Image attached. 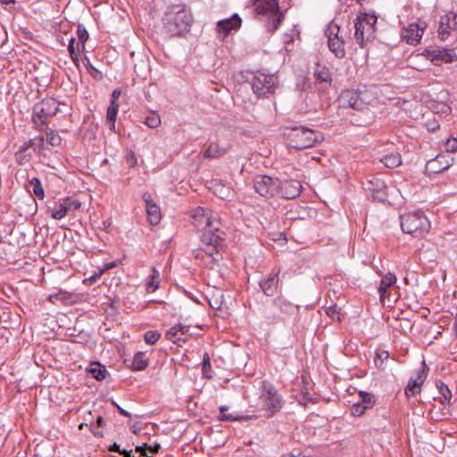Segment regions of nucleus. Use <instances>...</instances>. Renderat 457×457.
Wrapping results in <instances>:
<instances>
[{
    "mask_svg": "<svg viewBox=\"0 0 457 457\" xmlns=\"http://www.w3.org/2000/svg\"><path fill=\"white\" fill-rule=\"evenodd\" d=\"M193 224L203 228L201 236V249L194 251L195 259L203 258V253L212 258V262H218L220 258V250L223 246V238L218 234L219 228L214 223H220V219L212 217L207 210L197 207L192 214Z\"/></svg>",
    "mask_w": 457,
    "mask_h": 457,
    "instance_id": "nucleus-1",
    "label": "nucleus"
},
{
    "mask_svg": "<svg viewBox=\"0 0 457 457\" xmlns=\"http://www.w3.org/2000/svg\"><path fill=\"white\" fill-rule=\"evenodd\" d=\"M192 21L193 17L185 6H171L163 19L164 29L170 36H179L189 30Z\"/></svg>",
    "mask_w": 457,
    "mask_h": 457,
    "instance_id": "nucleus-2",
    "label": "nucleus"
},
{
    "mask_svg": "<svg viewBox=\"0 0 457 457\" xmlns=\"http://www.w3.org/2000/svg\"><path fill=\"white\" fill-rule=\"evenodd\" d=\"M284 136L287 139L288 145L295 149L312 147L324 139L320 132L303 126L286 128Z\"/></svg>",
    "mask_w": 457,
    "mask_h": 457,
    "instance_id": "nucleus-3",
    "label": "nucleus"
},
{
    "mask_svg": "<svg viewBox=\"0 0 457 457\" xmlns=\"http://www.w3.org/2000/svg\"><path fill=\"white\" fill-rule=\"evenodd\" d=\"M252 5L258 14L267 19L266 27L270 32L278 29L284 19L278 0H252Z\"/></svg>",
    "mask_w": 457,
    "mask_h": 457,
    "instance_id": "nucleus-4",
    "label": "nucleus"
},
{
    "mask_svg": "<svg viewBox=\"0 0 457 457\" xmlns=\"http://www.w3.org/2000/svg\"><path fill=\"white\" fill-rule=\"evenodd\" d=\"M378 17L374 14L361 13L355 21V33L354 37L357 44L361 47H365L370 42H372L376 37V23Z\"/></svg>",
    "mask_w": 457,
    "mask_h": 457,
    "instance_id": "nucleus-5",
    "label": "nucleus"
},
{
    "mask_svg": "<svg viewBox=\"0 0 457 457\" xmlns=\"http://www.w3.org/2000/svg\"><path fill=\"white\" fill-rule=\"evenodd\" d=\"M403 232L413 237H423L430 229V222L420 211L407 212L400 216Z\"/></svg>",
    "mask_w": 457,
    "mask_h": 457,
    "instance_id": "nucleus-6",
    "label": "nucleus"
},
{
    "mask_svg": "<svg viewBox=\"0 0 457 457\" xmlns=\"http://www.w3.org/2000/svg\"><path fill=\"white\" fill-rule=\"evenodd\" d=\"M260 404L262 409L265 411L264 416L266 418H271L283 406L282 399L275 387L265 381L262 382Z\"/></svg>",
    "mask_w": 457,
    "mask_h": 457,
    "instance_id": "nucleus-7",
    "label": "nucleus"
},
{
    "mask_svg": "<svg viewBox=\"0 0 457 457\" xmlns=\"http://www.w3.org/2000/svg\"><path fill=\"white\" fill-rule=\"evenodd\" d=\"M59 112V104L54 98H45L33 107V122L37 126L46 125L47 120Z\"/></svg>",
    "mask_w": 457,
    "mask_h": 457,
    "instance_id": "nucleus-8",
    "label": "nucleus"
},
{
    "mask_svg": "<svg viewBox=\"0 0 457 457\" xmlns=\"http://www.w3.org/2000/svg\"><path fill=\"white\" fill-rule=\"evenodd\" d=\"M278 83V79L272 74L257 72L252 79V88L259 97H266L272 94Z\"/></svg>",
    "mask_w": 457,
    "mask_h": 457,
    "instance_id": "nucleus-9",
    "label": "nucleus"
},
{
    "mask_svg": "<svg viewBox=\"0 0 457 457\" xmlns=\"http://www.w3.org/2000/svg\"><path fill=\"white\" fill-rule=\"evenodd\" d=\"M279 179L266 175L257 176L254 179L253 186L255 191L262 196L270 198L278 192Z\"/></svg>",
    "mask_w": 457,
    "mask_h": 457,
    "instance_id": "nucleus-10",
    "label": "nucleus"
},
{
    "mask_svg": "<svg viewBox=\"0 0 457 457\" xmlns=\"http://www.w3.org/2000/svg\"><path fill=\"white\" fill-rule=\"evenodd\" d=\"M339 104L342 107H350L357 111L368 109V102L365 100V94L353 90H345L339 96Z\"/></svg>",
    "mask_w": 457,
    "mask_h": 457,
    "instance_id": "nucleus-11",
    "label": "nucleus"
},
{
    "mask_svg": "<svg viewBox=\"0 0 457 457\" xmlns=\"http://www.w3.org/2000/svg\"><path fill=\"white\" fill-rule=\"evenodd\" d=\"M364 189L367 195L374 201L384 202L386 198V186L385 182L378 178H373L368 180L364 184Z\"/></svg>",
    "mask_w": 457,
    "mask_h": 457,
    "instance_id": "nucleus-12",
    "label": "nucleus"
},
{
    "mask_svg": "<svg viewBox=\"0 0 457 457\" xmlns=\"http://www.w3.org/2000/svg\"><path fill=\"white\" fill-rule=\"evenodd\" d=\"M302 188L303 186L298 180L279 179L278 195L286 199H294L300 195Z\"/></svg>",
    "mask_w": 457,
    "mask_h": 457,
    "instance_id": "nucleus-13",
    "label": "nucleus"
},
{
    "mask_svg": "<svg viewBox=\"0 0 457 457\" xmlns=\"http://www.w3.org/2000/svg\"><path fill=\"white\" fill-rule=\"evenodd\" d=\"M457 29V13L449 12L441 17L438 27V35L441 39L445 40L452 30Z\"/></svg>",
    "mask_w": 457,
    "mask_h": 457,
    "instance_id": "nucleus-14",
    "label": "nucleus"
},
{
    "mask_svg": "<svg viewBox=\"0 0 457 457\" xmlns=\"http://www.w3.org/2000/svg\"><path fill=\"white\" fill-rule=\"evenodd\" d=\"M120 89H114L112 93V98L110 104L107 108L106 112V124L109 126L110 129L114 131L115 130V120L117 118V113L119 111V104L118 99L120 96Z\"/></svg>",
    "mask_w": 457,
    "mask_h": 457,
    "instance_id": "nucleus-15",
    "label": "nucleus"
},
{
    "mask_svg": "<svg viewBox=\"0 0 457 457\" xmlns=\"http://www.w3.org/2000/svg\"><path fill=\"white\" fill-rule=\"evenodd\" d=\"M424 33V28L417 23H411L407 28L402 30L401 36L407 44L415 46L420 43L422 35Z\"/></svg>",
    "mask_w": 457,
    "mask_h": 457,
    "instance_id": "nucleus-16",
    "label": "nucleus"
},
{
    "mask_svg": "<svg viewBox=\"0 0 457 457\" xmlns=\"http://www.w3.org/2000/svg\"><path fill=\"white\" fill-rule=\"evenodd\" d=\"M428 366L426 364L425 361H422V367L417 373V378L414 379H410L406 388L405 395L409 397L411 395H415L417 393V389L424 383L427 378Z\"/></svg>",
    "mask_w": 457,
    "mask_h": 457,
    "instance_id": "nucleus-17",
    "label": "nucleus"
},
{
    "mask_svg": "<svg viewBox=\"0 0 457 457\" xmlns=\"http://www.w3.org/2000/svg\"><path fill=\"white\" fill-rule=\"evenodd\" d=\"M143 199L145 202V210L150 224L157 225L162 218L159 206L152 200L150 195L147 193L143 195Z\"/></svg>",
    "mask_w": 457,
    "mask_h": 457,
    "instance_id": "nucleus-18",
    "label": "nucleus"
},
{
    "mask_svg": "<svg viewBox=\"0 0 457 457\" xmlns=\"http://www.w3.org/2000/svg\"><path fill=\"white\" fill-rule=\"evenodd\" d=\"M278 273H270L267 278H262L259 282L263 294L267 296H272L278 288Z\"/></svg>",
    "mask_w": 457,
    "mask_h": 457,
    "instance_id": "nucleus-19",
    "label": "nucleus"
},
{
    "mask_svg": "<svg viewBox=\"0 0 457 457\" xmlns=\"http://www.w3.org/2000/svg\"><path fill=\"white\" fill-rule=\"evenodd\" d=\"M241 26V18L238 14H233L230 18L219 21L217 29L222 31L224 35H228L231 30L237 29Z\"/></svg>",
    "mask_w": 457,
    "mask_h": 457,
    "instance_id": "nucleus-20",
    "label": "nucleus"
},
{
    "mask_svg": "<svg viewBox=\"0 0 457 457\" xmlns=\"http://www.w3.org/2000/svg\"><path fill=\"white\" fill-rule=\"evenodd\" d=\"M273 303L280 310L281 312L287 315H293L298 310L297 305L290 303L282 296L275 298L273 300Z\"/></svg>",
    "mask_w": 457,
    "mask_h": 457,
    "instance_id": "nucleus-21",
    "label": "nucleus"
},
{
    "mask_svg": "<svg viewBox=\"0 0 457 457\" xmlns=\"http://www.w3.org/2000/svg\"><path fill=\"white\" fill-rule=\"evenodd\" d=\"M329 50L337 57L343 58L345 55V40L343 37L328 41Z\"/></svg>",
    "mask_w": 457,
    "mask_h": 457,
    "instance_id": "nucleus-22",
    "label": "nucleus"
},
{
    "mask_svg": "<svg viewBox=\"0 0 457 457\" xmlns=\"http://www.w3.org/2000/svg\"><path fill=\"white\" fill-rule=\"evenodd\" d=\"M313 76L316 81L319 82L331 83L332 81L329 70L326 66L320 65L319 63L316 64V67L313 71Z\"/></svg>",
    "mask_w": 457,
    "mask_h": 457,
    "instance_id": "nucleus-23",
    "label": "nucleus"
},
{
    "mask_svg": "<svg viewBox=\"0 0 457 457\" xmlns=\"http://www.w3.org/2000/svg\"><path fill=\"white\" fill-rule=\"evenodd\" d=\"M395 282L396 277L394 273L388 272L383 277L378 287L380 298L385 296L387 288L393 286Z\"/></svg>",
    "mask_w": 457,
    "mask_h": 457,
    "instance_id": "nucleus-24",
    "label": "nucleus"
},
{
    "mask_svg": "<svg viewBox=\"0 0 457 457\" xmlns=\"http://www.w3.org/2000/svg\"><path fill=\"white\" fill-rule=\"evenodd\" d=\"M179 329H187V326L182 324H176L172 328H170L166 333V338L174 344H179L180 342H185L186 339L182 338L179 335Z\"/></svg>",
    "mask_w": 457,
    "mask_h": 457,
    "instance_id": "nucleus-25",
    "label": "nucleus"
},
{
    "mask_svg": "<svg viewBox=\"0 0 457 457\" xmlns=\"http://www.w3.org/2000/svg\"><path fill=\"white\" fill-rule=\"evenodd\" d=\"M148 365V359L145 353L138 352L134 355L130 368L133 370H143Z\"/></svg>",
    "mask_w": 457,
    "mask_h": 457,
    "instance_id": "nucleus-26",
    "label": "nucleus"
},
{
    "mask_svg": "<svg viewBox=\"0 0 457 457\" xmlns=\"http://www.w3.org/2000/svg\"><path fill=\"white\" fill-rule=\"evenodd\" d=\"M381 162L384 163L386 167L395 168L402 164V157L398 153H391L385 155L381 159Z\"/></svg>",
    "mask_w": 457,
    "mask_h": 457,
    "instance_id": "nucleus-27",
    "label": "nucleus"
},
{
    "mask_svg": "<svg viewBox=\"0 0 457 457\" xmlns=\"http://www.w3.org/2000/svg\"><path fill=\"white\" fill-rule=\"evenodd\" d=\"M160 285V273L159 271L153 267L152 268V274L149 277V279L146 283V291L148 293H154L156 291Z\"/></svg>",
    "mask_w": 457,
    "mask_h": 457,
    "instance_id": "nucleus-28",
    "label": "nucleus"
},
{
    "mask_svg": "<svg viewBox=\"0 0 457 457\" xmlns=\"http://www.w3.org/2000/svg\"><path fill=\"white\" fill-rule=\"evenodd\" d=\"M228 410L227 406H220V420H226V421H236V420H248L251 419V416L248 415H236L232 413H226L225 411Z\"/></svg>",
    "mask_w": 457,
    "mask_h": 457,
    "instance_id": "nucleus-29",
    "label": "nucleus"
},
{
    "mask_svg": "<svg viewBox=\"0 0 457 457\" xmlns=\"http://www.w3.org/2000/svg\"><path fill=\"white\" fill-rule=\"evenodd\" d=\"M71 295L69 294L68 292L63 291V290H59L56 293L50 294L47 297V300L50 303H54V304L57 303H66L67 302H69L71 300Z\"/></svg>",
    "mask_w": 457,
    "mask_h": 457,
    "instance_id": "nucleus-30",
    "label": "nucleus"
},
{
    "mask_svg": "<svg viewBox=\"0 0 457 457\" xmlns=\"http://www.w3.org/2000/svg\"><path fill=\"white\" fill-rule=\"evenodd\" d=\"M444 156H437L435 159L430 160L427 163V169L432 172L437 173L446 170L450 164L446 162L445 165H439L441 163V159H444Z\"/></svg>",
    "mask_w": 457,
    "mask_h": 457,
    "instance_id": "nucleus-31",
    "label": "nucleus"
},
{
    "mask_svg": "<svg viewBox=\"0 0 457 457\" xmlns=\"http://www.w3.org/2000/svg\"><path fill=\"white\" fill-rule=\"evenodd\" d=\"M225 154V150L221 148L218 144L212 143L205 150L204 156L205 158H219Z\"/></svg>",
    "mask_w": 457,
    "mask_h": 457,
    "instance_id": "nucleus-32",
    "label": "nucleus"
},
{
    "mask_svg": "<svg viewBox=\"0 0 457 457\" xmlns=\"http://www.w3.org/2000/svg\"><path fill=\"white\" fill-rule=\"evenodd\" d=\"M29 184L32 187L33 194L40 200L45 197V191L42 187L41 181L37 178H32L29 180Z\"/></svg>",
    "mask_w": 457,
    "mask_h": 457,
    "instance_id": "nucleus-33",
    "label": "nucleus"
},
{
    "mask_svg": "<svg viewBox=\"0 0 457 457\" xmlns=\"http://www.w3.org/2000/svg\"><path fill=\"white\" fill-rule=\"evenodd\" d=\"M67 212H68V210H67V207L65 205V203L62 202V203H61L59 204H56L52 209L51 216L54 220H62V218H64L66 216Z\"/></svg>",
    "mask_w": 457,
    "mask_h": 457,
    "instance_id": "nucleus-34",
    "label": "nucleus"
},
{
    "mask_svg": "<svg viewBox=\"0 0 457 457\" xmlns=\"http://www.w3.org/2000/svg\"><path fill=\"white\" fill-rule=\"evenodd\" d=\"M436 388L444 399L441 402L449 403L450 400L452 398V393H451L450 389L448 388V386L442 381H437Z\"/></svg>",
    "mask_w": 457,
    "mask_h": 457,
    "instance_id": "nucleus-35",
    "label": "nucleus"
},
{
    "mask_svg": "<svg viewBox=\"0 0 457 457\" xmlns=\"http://www.w3.org/2000/svg\"><path fill=\"white\" fill-rule=\"evenodd\" d=\"M46 140L49 145L53 146H58L62 143V138L59 136V134L53 129H49L46 131Z\"/></svg>",
    "mask_w": 457,
    "mask_h": 457,
    "instance_id": "nucleus-36",
    "label": "nucleus"
},
{
    "mask_svg": "<svg viewBox=\"0 0 457 457\" xmlns=\"http://www.w3.org/2000/svg\"><path fill=\"white\" fill-rule=\"evenodd\" d=\"M339 26L334 22H330L326 29V36L328 37V41L330 39H337L341 37L342 36H339Z\"/></svg>",
    "mask_w": 457,
    "mask_h": 457,
    "instance_id": "nucleus-37",
    "label": "nucleus"
},
{
    "mask_svg": "<svg viewBox=\"0 0 457 457\" xmlns=\"http://www.w3.org/2000/svg\"><path fill=\"white\" fill-rule=\"evenodd\" d=\"M437 52L438 54L435 56L439 57L442 61L445 62H452L456 58L455 53L452 49H442L438 50Z\"/></svg>",
    "mask_w": 457,
    "mask_h": 457,
    "instance_id": "nucleus-38",
    "label": "nucleus"
},
{
    "mask_svg": "<svg viewBox=\"0 0 457 457\" xmlns=\"http://www.w3.org/2000/svg\"><path fill=\"white\" fill-rule=\"evenodd\" d=\"M359 395L361 397V401L360 403L366 407L367 410L372 408L374 405L375 400L371 394L361 391Z\"/></svg>",
    "mask_w": 457,
    "mask_h": 457,
    "instance_id": "nucleus-39",
    "label": "nucleus"
},
{
    "mask_svg": "<svg viewBox=\"0 0 457 457\" xmlns=\"http://www.w3.org/2000/svg\"><path fill=\"white\" fill-rule=\"evenodd\" d=\"M203 374L204 377L208 378H212V365H211V359L207 353H204L203 358Z\"/></svg>",
    "mask_w": 457,
    "mask_h": 457,
    "instance_id": "nucleus-40",
    "label": "nucleus"
},
{
    "mask_svg": "<svg viewBox=\"0 0 457 457\" xmlns=\"http://www.w3.org/2000/svg\"><path fill=\"white\" fill-rule=\"evenodd\" d=\"M77 36H78L79 43H80L82 45V49H84L85 44H86L87 40L88 39V32L86 29V28L81 24L78 25Z\"/></svg>",
    "mask_w": 457,
    "mask_h": 457,
    "instance_id": "nucleus-41",
    "label": "nucleus"
},
{
    "mask_svg": "<svg viewBox=\"0 0 457 457\" xmlns=\"http://www.w3.org/2000/svg\"><path fill=\"white\" fill-rule=\"evenodd\" d=\"M74 44H75V38L71 37L69 41L68 51H69L70 56L71 58L72 62H74V64L77 67H79V54L75 50Z\"/></svg>",
    "mask_w": 457,
    "mask_h": 457,
    "instance_id": "nucleus-42",
    "label": "nucleus"
},
{
    "mask_svg": "<svg viewBox=\"0 0 457 457\" xmlns=\"http://www.w3.org/2000/svg\"><path fill=\"white\" fill-rule=\"evenodd\" d=\"M161 337V334L155 330H149L145 333L144 339L147 345L155 344Z\"/></svg>",
    "mask_w": 457,
    "mask_h": 457,
    "instance_id": "nucleus-43",
    "label": "nucleus"
},
{
    "mask_svg": "<svg viewBox=\"0 0 457 457\" xmlns=\"http://www.w3.org/2000/svg\"><path fill=\"white\" fill-rule=\"evenodd\" d=\"M90 372H91L92 376L96 380H99V381L104 380L107 374V370L102 366H97V367L92 368L90 370Z\"/></svg>",
    "mask_w": 457,
    "mask_h": 457,
    "instance_id": "nucleus-44",
    "label": "nucleus"
},
{
    "mask_svg": "<svg viewBox=\"0 0 457 457\" xmlns=\"http://www.w3.org/2000/svg\"><path fill=\"white\" fill-rule=\"evenodd\" d=\"M43 143H44L43 137H40L35 138V139H29L28 142L24 143V145L20 147V151L25 152L27 149H29L32 145H41Z\"/></svg>",
    "mask_w": 457,
    "mask_h": 457,
    "instance_id": "nucleus-45",
    "label": "nucleus"
},
{
    "mask_svg": "<svg viewBox=\"0 0 457 457\" xmlns=\"http://www.w3.org/2000/svg\"><path fill=\"white\" fill-rule=\"evenodd\" d=\"M366 410V407L362 405L360 402L354 403L350 409L351 414L356 417L361 416Z\"/></svg>",
    "mask_w": 457,
    "mask_h": 457,
    "instance_id": "nucleus-46",
    "label": "nucleus"
},
{
    "mask_svg": "<svg viewBox=\"0 0 457 457\" xmlns=\"http://www.w3.org/2000/svg\"><path fill=\"white\" fill-rule=\"evenodd\" d=\"M145 125L151 129H155L161 124V119L159 116L151 115L145 118Z\"/></svg>",
    "mask_w": 457,
    "mask_h": 457,
    "instance_id": "nucleus-47",
    "label": "nucleus"
},
{
    "mask_svg": "<svg viewBox=\"0 0 457 457\" xmlns=\"http://www.w3.org/2000/svg\"><path fill=\"white\" fill-rule=\"evenodd\" d=\"M65 203V205L67 207V210H77L80 207L81 204L77 199H72L70 197H66L63 201Z\"/></svg>",
    "mask_w": 457,
    "mask_h": 457,
    "instance_id": "nucleus-48",
    "label": "nucleus"
},
{
    "mask_svg": "<svg viewBox=\"0 0 457 457\" xmlns=\"http://www.w3.org/2000/svg\"><path fill=\"white\" fill-rule=\"evenodd\" d=\"M445 149L447 152H455L457 150V138H448L445 142Z\"/></svg>",
    "mask_w": 457,
    "mask_h": 457,
    "instance_id": "nucleus-49",
    "label": "nucleus"
},
{
    "mask_svg": "<svg viewBox=\"0 0 457 457\" xmlns=\"http://www.w3.org/2000/svg\"><path fill=\"white\" fill-rule=\"evenodd\" d=\"M326 312L330 318L336 319V317H337V319L339 320V312L336 305L328 307Z\"/></svg>",
    "mask_w": 457,
    "mask_h": 457,
    "instance_id": "nucleus-50",
    "label": "nucleus"
},
{
    "mask_svg": "<svg viewBox=\"0 0 457 457\" xmlns=\"http://www.w3.org/2000/svg\"><path fill=\"white\" fill-rule=\"evenodd\" d=\"M84 61H85L84 64L90 73H92V71L98 72V71L92 65L88 57L85 56Z\"/></svg>",
    "mask_w": 457,
    "mask_h": 457,
    "instance_id": "nucleus-51",
    "label": "nucleus"
},
{
    "mask_svg": "<svg viewBox=\"0 0 457 457\" xmlns=\"http://www.w3.org/2000/svg\"><path fill=\"white\" fill-rule=\"evenodd\" d=\"M377 357L380 359V362H381L380 365H381L383 363V360L388 358V353L386 351H383L379 353H377ZM375 361H376V365L379 366V364L377 363L376 360H375Z\"/></svg>",
    "mask_w": 457,
    "mask_h": 457,
    "instance_id": "nucleus-52",
    "label": "nucleus"
},
{
    "mask_svg": "<svg viewBox=\"0 0 457 457\" xmlns=\"http://www.w3.org/2000/svg\"><path fill=\"white\" fill-rule=\"evenodd\" d=\"M112 404H113V405H115V406L117 407V409H118L119 412H120L121 415H123V416H125V417H130V416H131V414H130L129 411H127L126 410H124L123 408H121L120 406H119V405H118L114 401H112Z\"/></svg>",
    "mask_w": 457,
    "mask_h": 457,
    "instance_id": "nucleus-53",
    "label": "nucleus"
},
{
    "mask_svg": "<svg viewBox=\"0 0 457 457\" xmlns=\"http://www.w3.org/2000/svg\"><path fill=\"white\" fill-rule=\"evenodd\" d=\"M221 304H222V302L220 301L219 299H214L213 301H210V305L213 308V309H220L221 308Z\"/></svg>",
    "mask_w": 457,
    "mask_h": 457,
    "instance_id": "nucleus-54",
    "label": "nucleus"
},
{
    "mask_svg": "<svg viewBox=\"0 0 457 457\" xmlns=\"http://www.w3.org/2000/svg\"><path fill=\"white\" fill-rule=\"evenodd\" d=\"M146 447L149 449L150 452L156 453L160 450L161 445H160V444L155 443L153 445H149V446L147 445Z\"/></svg>",
    "mask_w": 457,
    "mask_h": 457,
    "instance_id": "nucleus-55",
    "label": "nucleus"
},
{
    "mask_svg": "<svg viewBox=\"0 0 457 457\" xmlns=\"http://www.w3.org/2000/svg\"><path fill=\"white\" fill-rule=\"evenodd\" d=\"M109 451L120 453L121 450L120 445L117 443H114L109 447Z\"/></svg>",
    "mask_w": 457,
    "mask_h": 457,
    "instance_id": "nucleus-56",
    "label": "nucleus"
},
{
    "mask_svg": "<svg viewBox=\"0 0 457 457\" xmlns=\"http://www.w3.org/2000/svg\"><path fill=\"white\" fill-rule=\"evenodd\" d=\"M146 446H147L146 444H144L143 445H140V446H137L136 447V452L140 453L141 454L145 455V449L146 448Z\"/></svg>",
    "mask_w": 457,
    "mask_h": 457,
    "instance_id": "nucleus-57",
    "label": "nucleus"
},
{
    "mask_svg": "<svg viewBox=\"0 0 457 457\" xmlns=\"http://www.w3.org/2000/svg\"><path fill=\"white\" fill-rule=\"evenodd\" d=\"M120 454H122L124 457H134V455H132V450H129V451H127V450H121Z\"/></svg>",
    "mask_w": 457,
    "mask_h": 457,
    "instance_id": "nucleus-58",
    "label": "nucleus"
},
{
    "mask_svg": "<svg viewBox=\"0 0 457 457\" xmlns=\"http://www.w3.org/2000/svg\"><path fill=\"white\" fill-rule=\"evenodd\" d=\"M129 165L131 167L135 166L137 164V159L134 154H131V157L128 160Z\"/></svg>",
    "mask_w": 457,
    "mask_h": 457,
    "instance_id": "nucleus-59",
    "label": "nucleus"
},
{
    "mask_svg": "<svg viewBox=\"0 0 457 457\" xmlns=\"http://www.w3.org/2000/svg\"><path fill=\"white\" fill-rule=\"evenodd\" d=\"M103 424H104V419L103 417L101 416H98L97 417V420H96V425L98 428H102L103 427Z\"/></svg>",
    "mask_w": 457,
    "mask_h": 457,
    "instance_id": "nucleus-60",
    "label": "nucleus"
},
{
    "mask_svg": "<svg viewBox=\"0 0 457 457\" xmlns=\"http://www.w3.org/2000/svg\"><path fill=\"white\" fill-rule=\"evenodd\" d=\"M92 433L96 436H102V432L99 431L97 428H93L92 429Z\"/></svg>",
    "mask_w": 457,
    "mask_h": 457,
    "instance_id": "nucleus-61",
    "label": "nucleus"
},
{
    "mask_svg": "<svg viewBox=\"0 0 457 457\" xmlns=\"http://www.w3.org/2000/svg\"><path fill=\"white\" fill-rule=\"evenodd\" d=\"M439 128V125L436 122L435 125L434 124H431V127L428 128L429 130H436V129Z\"/></svg>",
    "mask_w": 457,
    "mask_h": 457,
    "instance_id": "nucleus-62",
    "label": "nucleus"
},
{
    "mask_svg": "<svg viewBox=\"0 0 457 457\" xmlns=\"http://www.w3.org/2000/svg\"><path fill=\"white\" fill-rule=\"evenodd\" d=\"M439 128V125L436 122L435 125L434 124H431V127L428 128L429 130H436V129Z\"/></svg>",
    "mask_w": 457,
    "mask_h": 457,
    "instance_id": "nucleus-63",
    "label": "nucleus"
},
{
    "mask_svg": "<svg viewBox=\"0 0 457 457\" xmlns=\"http://www.w3.org/2000/svg\"><path fill=\"white\" fill-rule=\"evenodd\" d=\"M187 331H188V327L187 326V329H179V333L182 337V336H185Z\"/></svg>",
    "mask_w": 457,
    "mask_h": 457,
    "instance_id": "nucleus-64",
    "label": "nucleus"
}]
</instances>
